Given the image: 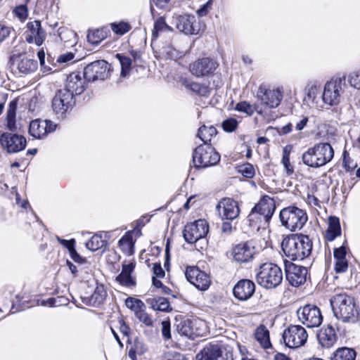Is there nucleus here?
Returning <instances> with one entry per match:
<instances>
[{"mask_svg": "<svg viewBox=\"0 0 360 360\" xmlns=\"http://www.w3.org/2000/svg\"><path fill=\"white\" fill-rule=\"evenodd\" d=\"M281 247L291 260H302L311 255L312 242L306 235L291 234L283 240Z\"/></svg>", "mask_w": 360, "mask_h": 360, "instance_id": "f257e3e1", "label": "nucleus"}, {"mask_svg": "<svg viewBox=\"0 0 360 360\" xmlns=\"http://www.w3.org/2000/svg\"><path fill=\"white\" fill-rule=\"evenodd\" d=\"M275 209L274 200L268 195L263 196L248 216L249 226L252 231L265 229L268 226Z\"/></svg>", "mask_w": 360, "mask_h": 360, "instance_id": "f03ea898", "label": "nucleus"}, {"mask_svg": "<svg viewBox=\"0 0 360 360\" xmlns=\"http://www.w3.org/2000/svg\"><path fill=\"white\" fill-rule=\"evenodd\" d=\"M335 316L344 323L352 322L358 314L357 307L352 297L345 294H337L330 300Z\"/></svg>", "mask_w": 360, "mask_h": 360, "instance_id": "7ed1b4c3", "label": "nucleus"}, {"mask_svg": "<svg viewBox=\"0 0 360 360\" xmlns=\"http://www.w3.org/2000/svg\"><path fill=\"white\" fill-rule=\"evenodd\" d=\"M334 151L328 143H319L309 148L302 155L304 165L311 167H319L329 162L333 158Z\"/></svg>", "mask_w": 360, "mask_h": 360, "instance_id": "20e7f679", "label": "nucleus"}, {"mask_svg": "<svg viewBox=\"0 0 360 360\" xmlns=\"http://www.w3.org/2000/svg\"><path fill=\"white\" fill-rule=\"evenodd\" d=\"M256 280L259 285L267 289H271L281 284L283 273L279 266L273 263L262 264L256 274Z\"/></svg>", "mask_w": 360, "mask_h": 360, "instance_id": "39448f33", "label": "nucleus"}, {"mask_svg": "<svg viewBox=\"0 0 360 360\" xmlns=\"http://www.w3.org/2000/svg\"><path fill=\"white\" fill-rule=\"evenodd\" d=\"M307 219V214L303 210L294 206L283 208L280 212L282 225L291 231L300 230Z\"/></svg>", "mask_w": 360, "mask_h": 360, "instance_id": "423d86ee", "label": "nucleus"}, {"mask_svg": "<svg viewBox=\"0 0 360 360\" xmlns=\"http://www.w3.org/2000/svg\"><path fill=\"white\" fill-rule=\"evenodd\" d=\"M345 86V77H337L326 82L322 94L323 104L328 107L338 105L341 101Z\"/></svg>", "mask_w": 360, "mask_h": 360, "instance_id": "0eeeda50", "label": "nucleus"}, {"mask_svg": "<svg viewBox=\"0 0 360 360\" xmlns=\"http://www.w3.org/2000/svg\"><path fill=\"white\" fill-rule=\"evenodd\" d=\"M219 160V154L210 145H200L193 153V162L197 168L215 165Z\"/></svg>", "mask_w": 360, "mask_h": 360, "instance_id": "6e6552de", "label": "nucleus"}, {"mask_svg": "<svg viewBox=\"0 0 360 360\" xmlns=\"http://www.w3.org/2000/svg\"><path fill=\"white\" fill-rule=\"evenodd\" d=\"M282 338L289 348L295 349L303 346L308 338V334L300 325H290L283 333Z\"/></svg>", "mask_w": 360, "mask_h": 360, "instance_id": "1a4fd4ad", "label": "nucleus"}, {"mask_svg": "<svg viewBox=\"0 0 360 360\" xmlns=\"http://www.w3.org/2000/svg\"><path fill=\"white\" fill-rule=\"evenodd\" d=\"M298 320L308 328L319 326L323 321L320 309L314 304H306L297 310Z\"/></svg>", "mask_w": 360, "mask_h": 360, "instance_id": "9d476101", "label": "nucleus"}, {"mask_svg": "<svg viewBox=\"0 0 360 360\" xmlns=\"http://www.w3.org/2000/svg\"><path fill=\"white\" fill-rule=\"evenodd\" d=\"M208 229L207 221L205 219H198L185 226L183 236L188 243L193 244L204 238L207 234Z\"/></svg>", "mask_w": 360, "mask_h": 360, "instance_id": "9b49d317", "label": "nucleus"}, {"mask_svg": "<svg viewBox=\"0 0 360 360\" xmlns=\"http://www.w3.org/2000/svg\"><path fill=\"white\" fill-rule=\"evenodd\" d=\"M109 65L104 60H96L87 65L84 70L83 76L88 82H94L97 79L103 80L108 77Z\"/></svg>", "mask_w": 360, "mask_h": 360, "instance_id": "f8f14e48", "label": "nucleus"}, {"mask_svg": "<svg viewBox=\"0 0 360 360\" xmlns=\"http://www.w3.org/2000/svg\"><path fill=\"white\" fill-rule=\"evenodd\" d=\"M284 268L286 279L291 285L297 287L306 282L307 276V269L306 267L296 265L291 262L285 261Z\"/></svg>", "mask_w": 360, "mask_h": 360, "instance_id": "ddd939ff", "label": "nucleus"}, {"mask_svg": "<svg viewBox=\"0 0 360 360\" xmlns=\"http://www.w3.org/2000/svg\"><path fill=\"white\" fill-rule=\"evenodd\" d=\"M185 276L187 281L200 290H207L210 285V276L196 266L187 267Z\"/></svg>", "mask_w": 360, "mask_h": 360, "instance_id": "4468645a", "label": "nucleus"}, {"mask_svg": "<svg viewBox=\"0 0 360 360\" xmlns=\"http://www.w3.org/2000/svg\"><path fill=\"white\" fill-rule=\"evenodd\" d=\"M26 143V139L22 135L6 132L0 136L1 146L9 153H18L24 150Z\"/></svg>", "mask_w": 360, "mask_h": 360, "instance_id": "2eb2a0df", "label": "nucleus"}, {"mask_svg": "<svg viewBox=\"0 0 360 360\" xmlns=\"http://www.w3.org/2000/svg\"><path fill=\"white\" fill-rule=\"evenodd\" d=\"M196 360H233V354L222 351L217 345L210 344L196 355Z\"/></svg>", "mask_w": 360, "mask_h": 360, "instance_id": "dca6fc26", "label": "nucleus"}, {"mask_svg": "<svg viewBox=\"0 0 360 360\" xmlns=\"http://www.w3.org/2000/svg\"><path fill=\"white\" fill-rule=\"evenodd\" d=\"M24 37L28 43L41 46L46 38V33L41 27V22L34 20L27 23Z\"/></svg>", "mask_w": 360, "mask_h": 360, "instance_id": "f3484780", "label": "nucleus"}, {"mask_svg": "<svg viewBox=\"0 0 360 360\" xmlns=\"http://www.w3.org/2000/svg\"><path fill=\"white\" fill-rule=\"evenodd\" d=\"M257 97L262 103L269 108H276L283 98V93L280 89H266L260 86L257 91Z\"/></svg>", "mask_w": 360, "mask_h": 360, "instance_id": "a211bd4d", "label": "nucleus"}, {"mask_svg": "<svg viewBox=\"0 0 360 360\" xmlns=\"http://www.w3.org/2000/svg\"><path fill=\"white\" fill-rule=\"evenodd\" d=\"M217 209L222 219L233 220L240 214V209L237 201L232 198H226L219 201Z\"/></svg>", "mask_w": 360, "mask_h": 360, "instance_id": "6ab92c4d", "label": "nucleus"}, {"mask_svg": "<svg viewBox=\"0 0 360 360\" xmlns=\"http://www.w3.org/2000/svg\"><path fill=\"white\" fill-rule=\"evenodd\" d=\"M56 128V124L51 121L36 119L30 122L29 133L32 137L40 139L54 131Z\"/></svg>", "mask_w": 360, "mask_h": 360, "instance_id": "aec40b11", "label": "nucleus"}, {"mask_svg": "<svg viewBox=\"0 0 360 360\" xmlns=\"http://www.w3.org/2000/svg\"><path fill=\"white\" fill-rule=\"evenodd\" d=\"M73 96L72 94L60 89L57 91L52 101V107L56 114H64L73 104Z\"/></svg>", "mask_w": 360, "mask_h": 360, "instance_id": "412c9836", "label": "nucleus"}, {"mask_svg": "<svg viewBox=\"0 0 360 360\" xmlns=\"http://www.w3.org/2000/svg\"><path fill=\"white\" fill-rule=\"evenodd\" d=\"M217 67V63L214 60L209 58H203L191 64L190 71L192 75L198 77H204L212 73Z\"/></svg>", "mask_w": 360, "mask_h": 360, "instance_id": "4be33fe9", "label": "nucleus"}, {"mask_svg": "<svg viewBox=\"0 0 360 360\" xmlns=\"http://www.w3.org/2000/svg\"><path fill=\"white\" fill-rule=\"evenodd\" d=\"M176 26L180 31L186 34H197L199 26L194 15L184 14L176 17Z\"/></svg>", "mask_w": 360, "mask_h": 360, "instance_id": "5701e85b", "label": "nucleus"}, {"mask_svg": "<svg viewBox=\"0 0 360 360\" xmlns=\"http://www.w3.org/2000/svg\"><path fill=\"white\" fill-rule=\"evenodd\" d=\"M255 253V247L248 243H239L234 246L232 250L233 259L240 264L250 262Z\"/></svg>", "mask_w": 360, "mask_h": 360, "instance_id": "b1692460", "label": "nucleus"}, {"mask_svg": "<svg viewBox=\"0 0 360 360\" xmlns=\"http://www.w3.org/2000/svg\"><path fill=\"white\" fill-rule=\"evenodd\" d=\"M85 81L79 72H72L68 76L63 89L71 93L73 97L75 95H80L85 89Z\"/></svg>", "mask_w": 360, "mask_h": 360, "instance_id": "393cba45", "label": "nucleus"}, {"mask_svg": "<svg viewBox=\"0 0 360 360\" xmlns=\"http://www.w3.org/2000/svg\"><path fill=\"white\" fill-rule=\"evenodd\" d=\"M255 290V283L248 279L239 281L234 286V296L240 300H247L250 298Z\"/></svg>", "mask_w": 360, "mask_h": 360, "instance_id": "a878e982", "label": "nucleus"}, {"mask_svg": "<svg viewBox=\"0 0 360 360\" xmlns=\"http://www.w3.org/2000/svg\"><path fill=\"white\" fill-rule=\"evenodd\" d=\"M319 94V88L316 85H311L308 87L304 98V104L308 105L310 108L321 110L324 108V104L323 101H320Z\"/></svg>", "mask_w": 360, "mask_h": 360, "instance_id": "bb28decb", "label": "nucleus"}, {"mask_svg": "<svg viewBox=\"0 0 360 360\" xmlns=\"http://www.w3.org/2000/svg\"><path fill=\"white\" fill-rule=\"evenodd\" d=\"M136 264L134 262L123 263L121 273L116 277V281L123 286L132 287L136 285L135 280L131 276Z\"/></svg>", "mask_w": 360, "mask_h": 360, "instance_id": "cd10ccee", "label": "nucleus"}, {"mask_svg": "<svg viewBox=\"0 0 360 360\" xmlns=\"http://www.w3.org/2000/svg\"><path fill=\"white\" fill-rule=\"evenodd\" d=\"M179 82L186 89L200 96L208 97L211 94L212 89L208 85L193 82L186 77H181Z\"/></svg>", "mask_w": 360, "mask_h": 360, "instance_id": "c85d7f7f", "label": "nucleus"}, {"mask_svg": "<svg viewBox=\"0 0 360 360\" xmlns=\"http://www.w3.org/2000/svg\"><path fill=\"white\" fill-rule=\"evenodd\" d=\"M317 338L320 345L326 348L333 347L337 341L335 330L332 326L321 328Z\"/></svg>", "mask_w": 360, "mask_h": 360, "instance_id": "c756f323", "label": "nucleus"}, {"mask_svg": "<svg viewBox=\"0 0 360 360\" xmlns=\"http://www.w3.org/2000/svg\"><path fill=\"white\" fill-rule=\"evenodd\" d=\"M341 233V228L340 221L338 217H330L328 228L326 232V238L328 241H333L335 238L340 236Z\"/></svg>", "mask_w": 360, "mask_h": 360, "instance_id": "7c9ffc66", "label": "nucleus"}, {"mask_svg": "<svg viewBox=\"0 0 360 360\" xmlns=\"http://www.w3.org/2000/svg\"><path fill=\"white\" fill-rule=\"evenodd\" d=\"M146 303L155 311H169L172 309L167 299L162 297L148 298Z\"/></svg>", "mask_w": 360, "mask_h": 360, "instance_id": "2f4dec72", "label": "nucleus"}, {"mask_svg": "<svg viewBox=\"0 0 360 360\" xmlns=\"http://www.w3.org/2000/svg\"><path fill=\"white\" fill-rule=\"evenodd\" d=\"M17 101L13 100L10 102L6 115V126L7 128L13 131L17 129L15 124V115L17 109Z\"/></svg>", "mask_w": 360, "mask_h": 360, "instance_id": "473e14b6", "label": "nucleus"}, {"mask_svg": "<svg viewBox=\"0 0 360 360\" xmlns=\"http://www.w3.org/2000/svg\"><path fill=\"white\" fill-rule=\"evenodd\" d=\"M107 293L103 285H97L93 294L89 297V304L94 307L101 304L106 297Z\"/></svg>", "mask_w": 360, "mask_h": 360, "instance_id": "72a5a7b5", "label": "nucleus"}, {"mask_svg": "<svg viewBox=\"0 0 360 360\" xmlns=\"http://www.w3.org/2000/svg\"><path fill=\"white\" fill-rule=\"evenodd\" d=\"M118 245L121 250L124 254L129 255L134 254V242L131 233H127L123 237H122L118 242Z\"/></svg>", "mask_w": 360, "mask_h": 360, "instance_id": "f704fd0d", "label": "nucleus"}, {"mask_svg": "<svg viewBox=\"0 0 360 360\" xmlns=\"http://www.w3.org/2000/svg\"><path fill=\"white\" fill-rule=\"evenodd\" d=\"M37 68V62L30 58H22L18 64L19 72L23 75H28L34 72Z\"/></svg>", "mask_w": 360, "mask_h": 360, "instance_id": "c9c22d12", "label": "nucleus"}, {"mask_svg": "<svg viewBox=\"0 0 360 360\" xmlns=\"http://www.w3.org/2000/svg\"><path fill=\"white\" fill-rule=\"evenodd\" d=\"M217 134L215 127L210 126L209 127L203 125L199 128L198 131V137L203 141V145H208L207 143L211 141L212 138Z\"/></svg>", "mask_w": 360, "mask_h": 360, "instance_id": "e433bc0d", "label": "nucleus"}, {"mask_svg": "<svg viewBox=\"0 0 360 360\" xmlns=\"http://www.w3.org/2000/svg\"><path fill=\"white\" fill-rule=\"evenodd\" d=\"M255 336L264 348H268L271 345L269 332L264 326H260L257 328Z\"/></svg>", "mask_w": 360, "mask_h": 360, "instance_id": "4c0bfd02", "label": "nucleus"}, {"mask_svg": "<svg viewBox=\"0 0 360 360\" xmlns=\"http://www.w3.org/2000/svg\"><path fill=\"white\" fill-rule=\"evenodd\" d=\"M356 355L354 349L348 347H342L336 350L333 360H354Z\"/></svg>", "mask_w": 360, "mask_h": 360, "instance_id": "58836bf2", "label": "nucleus"}, {"mask_svg": "<svg viewBox=\"0 0 360 360\" xmlns=\"http://www.w3.org/2000/svg\"><path fill=\"white\" fill-rule=\"evenodd\" d=\"M105 245V241L102 240L101 236L96 234L93 236L89 241L86 243V247L91 251H96L102 248Z\"/></svg>", "mask_w": 360, "mask_h": 360, "instance_id": "ea45409f", "label": "nucleus"}, {"mask_svg": "<svg viewBox=\"0 0 360 360\" xmlns=\"http://www.w3.org/2000/svg\"><path fill=\"white\" fill-rule=\"evenodd\" d=\"M116 58L119 60L121 65V76L125 77L130 70L131 60L130 58L122 56L120 53H117Z\"/></svg>", "mask_w": 360, "mask_h": 360, "instance_id": "a19ab883", "label": "nucleus"}, {"mask_svg": "<svg viewBox=\"0 0 360 360\" xmlns=\"http://www.w3.org/2000/svg\"><path fill=\"white\" fill-rule=\"evenodd\" d=\"M177 330L182 335L188 337L189 338H192L193 335V328L191 325V321L189 320L179 323L177 325Z\"/></svg>", "mask_w": 360, "mask_h": 360, "instance_id": "79ce46f5", "label": "nucleus"}, {"mask_svg": "<svg viewBox=\"0 0 360 360\" xmlns=\"http://www.w3.org/2000/svg\"><path fill=\"white\" fill-rule=\"evenodd\" d=\"M105 38V33L102 30H94L89 32L87 34V40L93 45H98Z\"/></svg>", "mask_w": 360, "mask_h": 360, "instance_id": "37998d69", "label": "nucleus"}, {"mask_svg": "<svg viewBox=\"0 0 360 360\" xmlns=\"http://www.w3.org/2000/svg\"><path fill=\"white\" fill-rule=\"evenodd\" d=\"M112 30L118 35H123L128 32L131 29V26L126 22H120L118 23L114 22L111 24Z\"/></svg>", "mask_w": 360, "mask_h": 360, "instance_id": "c03bdc74", "label": "nucleus"}, {"mask_svg": "<svg viewBox=\"0 0 360 360\" xmlns=\"http://www.w3.org/2000/svg\"><path fill=\"white\" fill-rule=\"evenodd\" d=\"M125 304L127 308L135 312V314L137 311H139L142 309L143 307H144L143 302L136 298L134 297H128L125 300Z\"/></svg>", "mask_w": 360, "mask_h": 360, "instance_id": "a18cd8bd", "label": "nucleus"}, {"mask_svg": "<svg viewBox=\"0 0 360 360\" xmlns=\"http://www.w3.org/2000/svg\"><path fill=\"white\" fill-rule=\"evenodd\" d=\"M347 81L352 87L360 89V69L349 73Z\"/></svg>", "mask_w": 360, "mask_h": 360, "instance_id": "49530a36", "label": "nucleus"}, {"mask_svg": "<svg viewBox=\"0 0 360 360\" xmlns=\"http://www.w3.org/2000/svg\"><path fill=\"white\" fill-rule=\"evenodd\" d=\"M235 109L239 112H244L249 116L252 115L255 110V108L246 101H242L237 103Z\"/></svg>", "mask_w": 360, "mask_h": 360, "instance_id": "de8ad7c7", "label": "nucleus"}, {"mask_svg": "<svg viewBox=\"0 0 360 360\" xmlns=\"http://www.w3.org/2000/svg\"><path fill=\"white\" fill-rule=\"evenodd\" d=\"M238 172L246 178H252L255 174L254 167L250 163L240 165L238 167Z\"/></svg>", "mask_w": 360, "mask_h": 360, "instance_id": "09e8293b", "label": "nucleus"}, {"mask_svg": "<svg viewBox=\"0 0 360 360\" xmlns=\"http://www.w3.org/2000/svg\"><path fill=\"white\" fill-rule=\"evenodd\" d=\"M136 318L147 326H152L153 321L150 315L144 310L141 309L136 314Z\"/></svg>", "mask_w": 360, "mask_h": 360, "instance_id": "8fccbe9b", "label": "nucleus"}, {"mask_svg": "<svg viewBox=\"0 0 360 360\" xmlns=\"http://www.w3.org/2000/svg\"><path fill=\"white\" fill-rule=\"evenodd\" d=\"M238 124V121L235 118L231 117L222 122V128L226 132H233L236 129Z\"/></svg>", "mask_w": 360, "mask_h": 360, "instance_id": "3c124183", "label": "nucleus"}, {"mask_svg": "<svg viewBox=\"0 0 360 360\" xmlns=\"http://www.w3.org/2000/svg\"><path fill=\"white\" fill-rule=\"evenodd\" d=\"M154 30L153 35L155 34V32L171 30L170 27L165 22V19L162 18H160L155 21Z\"/></svg>", "mask_w": 360, "mask_h": 360, "instance_id": "603ef678", "label": "nucleus"}, {"mask_svg": "<svg viewBox=\"0 0 360 360\" xmlns=\"http://www.w3.org/2000/svg\"><path fill=\"white\" fill-rule=\"evenodd\" d=\"M162 325V335L165 340H169L171 338V332H170V321L168 320H164L161 323Z\"/></svg>", "mask_w": 360, "mask_h": 360, "instance_id": "864d4df0", "label": "nucleus"}, {"mask_svg": "<svg viewBox=\"0 0 360 360\" xmlns=\"http://www.w3.org/2000/svg\"><path fill=\"white\" fill-rule=\"evenodd\" d=\"M343 165L348 170H352L356 167V164L350 158L346 151L343 153Z\"/></svg>", "mask_w": 360, "mask_h": 360, "instance_id": "5fc2aeb1", "label": "nucleus"}, {"mask_svg": "<svg viewBox=\"0 0 360 360\" xmlns=\"http://www.w3.org/2000/svg\"><path fill=\"white\" fill-rule=\"evenodd\" d=\"M348 263L347 259L335 260V270L336 273H343L347 271Z\"/></svg>", "mask_w": 360, "mask_h": 360, "instance_id": "6e6d98bb", "label": "nucleus"}, {"mask_svg": "<svg viewBox=\"0 0 360 360\" xmlns=\"http://www.w3.org/2000/svg\"><path fill=\"white\" fill-rule=\"evenodd\" d=\"M13 12L20 20L25 19L27 16V9L25 5H20L17 6L14 9Z\"/></svg>", "mask_w": 360, "mask_h": 360, "instance_id": "4d7b16f0", "label": "nucleus"}, {"mask_svg": "<svg viewBox=\"0 0 360 360\" xmlns=\"http://www.w3.org/2000/svg\"><path fill=\"white\" fill-rule=\"evenodd\" d=\"M11 31V27L0 25V43L4 41L10 35Z\"/></svg>", "mask_w": 360, "mask_h": 360, "instance_id": "13d9d810", "label": "nucleus"}, {"mask_svg": "<svg viewBox=\"0 0 360 360\" xmlns=\"http://www.w3.org/2000/svg\"><path fill=\"white\" fill-rule=\"evenodd\" d=\"M335 260L346 259V250L345 248L342 246L335 248L333 252Z\"/></svg>", "mask_w": 360, "mask_h": 360, "instance_id": "bf43d9fd", "label": "nucleus"}, {"mask_svg": "<svg viewBox=\"0 0 360 360\" xmlns=\"http://www.w3.org/2000/svg\"><path fill=\"white\" fill-rule=\"evenodd\" d=\"M211 1H207L205 4H203L199 9L196 11V13L199 17H204L205 16L210 9L211 6Z\"/></svg>", "mask_w": 360, "mask_h": 360, "instance_id": "052dcab7", "label": "nucleus"}, {"mask_svg": "<svg viewBox=\"0 0 360 360\" xmlns=\"http://www.w3.org/2000/svg\"><path fill=\"white\" fill-rule=\"evenodd\" d=\"M56 239L60 243V244H61L63 246L66 248L69 252L70 251V250H72L75 248V240L74 239L67 240L65 239H62L58 236H56Z\"/></svg>", "mask_w": 360, "mask_h": 360, "instance_id": "680f3d73", "label": "nucleus"}, {"mask_svg": "<svg viewBox=\"0 0 360 360\" xmlns=\"http://www.w3.org/2000/svg\"><path fill=\"white\" fill-rule=\"evenodd\" d=\"M153 271L155 275V277L158 278H163L165 276V271L161 266L160 263H155L153 267Z\"/></svg>", "mask_w": 360, "mask_h": 360, "instance_id": "e2e57ef3", "label": "nucleus"}, {"mask_svg": "<svg viewBox=\"0 0 360 360\" xmlns=\"http://www.w3.org/2000/svg\"><path fill=\"white\" fill-rule=\"evenodd\" d=\"M281 163L283 165L286 174L291 175L294 172V167L290 162V159H282Z\"/></svg>", "mask_w": 360, "mask_h": 360, "instance_id": "0e129e2a", "label": "nucleus"}, {"mask_svg": "<svg viewBox=\"0 0 360 360\" xmlns=\"http://www.w3.org/2000/svg\"><path fill=\"white\" fill-rule=\"evenodd\" d=\"M120 330L122 334L123 338H126L127 341H129V328L125 324V323L121 320L120 321Z\"/></svg>", "mask_w": 360, "mask_h": 360, "instance_id": "69168bd1", "label": "nucleus"}, {"mask_svg": "<svg viewBox=\"0 0 360 360\" xmlns=\"http://www.w3.org/2000/svg\"><path fill=\"white\" fill-rule=\"evenodd\" d=\"M69 253L72 259L75 262L82 264L84 262V259L77 252L75 248L70 250Z\"/></svg>", "mask_w": 360, "mask_h": 360, "instance_id": "338daca9", "label": "nucleus"}, {"mask_svg": "<svg viewBox=\"0 0 360 360\" xmlns=\"http://www.w3.org/2000/svg\"><path fill=\"white\" fill-rule=\"evenodd\" d=\"M74 58H75V55L71 52H68V53L60 55L58 58V62L68 63V62L73 60Z\"/></svg>", "mask_w": 360, "mask_h": 360, "instance_id": "774afa93", "label": "nucleus"}]
</instances>
